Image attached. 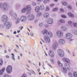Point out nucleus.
Instances as JSON below:
<instances>
[{
  "instance_id": "29",
  "label": "nucleus",
  "mask_w": 77,
  "mask_h": 77,
  "mask_svg": "<svg viewBox=\"0 0 77 77\" xmlns=\"http://www.w3.org/2000/svg\"><path fill=\"white\" fill-rule=\"evenodd\" d=\"M67 24L69 26H72V22L71 21H69L67 22Z\"/></svg>"
},
{
  "instance_id": "63",
  "label": "nucleus",
  "mask_w": 77,
  "mask_h": 77,
  "mask_svg": "<svg viewBox=\"0 0 77 77\" xmlns=\"http://www.w3.org/2000/svg\"><path fill=\"white\" fill-rule=\"evenodd\" d=\"M45 54L46 56H48V54H47L45 52Z\"/></svg>"
},
{
  "instance_id": "53",
  "label": "nucleus",
  "mask_w": 77,
  "mask_h": 77,
  "mask_svg": "<svg viewBox=\"0 0 77 77\" xmlns=\"http://www.w3.org/2000/svg\"><path fill=\"white\" fill-rule=\"evenodd\" d=\"M45 27L46 28H47V27H48V25H47V24H45Z\"/></svg>"
},
{
  "instance_id": "28",
  "label": "nucleus",
  "mask_w": 77,
  "mask_h": 77,
  "mask_svg": "<svg viewBox=\"0 0 77 77\" xmlns=\"http://www.w3.org/2000/svg\"><path fill=\"white\" fill-rule=\"evenodd\" d=\"M58 63L59 66L61 67V66H63V64H62V63L59 61H58Z\"/></svg>"
},
{
  "instance_id": "16",
  "label": "nucleus",
  "mask_w": 77,
  "mask_h": 77,
  "mask_svg": "<svg viewBox=\"0 0 77 77\" xmlns=\"http://www.w3.org/2000/svg\"><path fill=\"white\" fill-rule=\"evenodd\" d=\"M64 68L67 69L68 70H69L71 69L70 64L68 63H65L64 64Z\"/></svg>"
},
{
  "instance_id": "7",
  "label": "nucleus",
  "mask_w": 77,
  "mask_h": 77,
  "mask_svg": "<svg viewBox=\"0 0 77 77\" xmlns=\"http://www.w3.org/2000/svg\"><path fill=\"white\" fill-rule=\"evenodd\" d=\"M8 20V18L6 15H3L2 16L1 18V21L3 23H5V22H6Z\"/></svg>"
},
{
  "instance_id": "42",
  "label": "nucleus",
  "mask_w": 77,
  "mask_h": 77,
  "mask_svg": "<svg viewBox=\"0 0 77 77\" xmlns=\"http://www.w3.org/2000/svg\"><path fill=\"white\" fill-rule=\"evenodd\" d=\"M58 10V8H53L52 9V11L53 12H56V11H57Z\"/></svg>"
},
{
  "instance_id": "17",
  "label": "nucleus",
  "mask_w": 77,
  "mask_h": 77,
  "mask_svg": "<svg viewBox=\"0 0 77 77\" xmlns=\"http://www.w3.org/2000/svg\"><path fill=\"white\" fill-rule=\"evenodd\" d=\"M53 33H52V32H48L47 34L46 35H45V36H46V37L50 38H51L52 37H53Z\"/></svg>"
},
{
  "instance_id": "19",
  "label": "nucleus",
  "mask_w": 77,
  "mask_h": 77,
  "mask_svg": "<svg viewBox=\"0 0 77 77\" xmlns=\"http://www.w3.org/2000/svg\"><path fill=\"white\" fill-rule=\"evenodd\" d=\"M48 33V31H47V30L45 29H43V30L42 31V34L43 35H45V36H46Z\"/></svg>"
},
{
  "instance_id": "31",
  "label": "nucleus",
  "mask_w": 77,
  "mask_h": 77,
  "mask_svg": "<svg viewBox=\"0 0 77 77\" xmlns=\"http://www.w3.org/2000/svg\"><path fill=\"white\" fill-rule=\"evenodd\" d=\"M41 10H43L45 9V7H44V6L43 5H41L40 6V8Z\"/></svg>"
},
{
  "instance_id": "21",
  "label": "nucleus",
  "mask_w": 77,
  "mask_h": 77,
  "mask_svg": "<svg viewBox=\"0 0 77 77\" xmlns=\"http://www.w3.org/2000/svg\"><path fill=\"white\" fill-rule=\"evenodd\" d=\"M25 8H26L27 11H29L32 10L31 7L30 5H28Z\"/></svg>"
},
{
  "instance_id": "20",
  "label": "nucleus",
  "mask_w": 77,
  "mask_h": 77,
  "mask_svg": "<svg viewBox=\"0 0 77 77\" xmlns=\"http://www.w3.org/2000/svg\"><path fill=\"white\" fill-rule=\"evenodd\" d=\"M5 69V68L3 67L0 70V75H2L3 74Z\"/></svg>"
},
{
  "instance_id": "43",
  "label": "nucleus",
  "mask_w": 77,
  "mask_h": 77,
  "mask_svg": "<svg viewBox=\"0 0 77 77\" xmlns=\"http://www.w3.org/2000/svg\"><path fill=\"white\" fill-rule=\"evenodd\" d=\"M39 26L41 27L44 26V23L42 22L40 23L39 24Z\"/></svg>"
},
{
  "instance_id": "4",
  "label": "nucleus",
  "mask_w": 77,
  "mask_h": 77,
  "mask_svg": "<svg viewBox=\"0 0 77 77\" xmlns=\"http://www.w3.org/2000/svg\"><path fill=\"white\" fill-rule=\"evenodd\" d=\"M4 25L5 26L6 29H9L12 27V23L7 22L4 23Z\"/></svg>"
},
{
  "instance_id": "60",
  "label": "nucleus",
  "mask_w": 77,
  "mask_h": 77,
  "mask_svg": "<svg viewBox=\"0 0 77 77\" xmlns=\"http://www.w3.org/2000/svg\"><path fill=\"white\" fill-rule=\"evenodd\" d=\"M47 65H48V66H50V67H51V68H52V66H51V65L49 64L48 63H47Z\"/></svg>"
},
{
  "instance_id": "44",
  "label": "nucleus",
  "mask_w": 77,
  "mask_h": 77,
  "mask_svg": "<svg viewBox=\"0 0 77 77\" xmlns=\"http://www.w3.org/2000/svg\"><path fill=\"white\" fill-rule=\"evenodd\" d=\"M67 8L69 10H71V9H72V6L71 5H68L67 6Z\"/></svg>"
},
{
  "instance_id": "52",
  "label": "nucleus",
  "mask_w": 77,
  "mask_h": 77,
  "mask_svg": "<svg viewBox=\"0 0 77 77\" xmlns=\"http://www.w3.org/2000/svg\"><path fill=\"white\" fill-rule=\"evenodd\" d=\"M50 61L52 63H54V60L53 59H50Z\"/></svg>"
},
{
  "instance_id": "34",
  "label": "nucleus",
  "mask_w": 77,
  "mask_h": 77,
  "mask_svg": "<svg viewBox=\"0 0 77 77\" xmlns=\"http://www.w3.org/2000/svg\"><path fill=\"white\" fill-rule=\"evenodd\" d=\"M72 32L73 33L74 35H77V31L75 30H72Z\"/></svg>"
},
{
  "instance_id": "39",
  "label": "nucleus",
  "mask_w": 77,
  "mask_h": 77,
  "mask_svg": "<svg viewBox=\"0 0 77 77\" xmlns=\"http://www.w3.org/2000/svg\"><path fill=\"white\" fill-rule=\"evenodd\" d=\"M45 11H50V8L48 6H46L45 8Z\"/></svg>"
},
{
  "instance_id": "22",
  "label": "nucleus",
  "mask_w": 77,
  "mask_h": 77,
  "mask_svg": "<svg viewBox=\"0 0 77 77\" xmlns=\"http://www.w3.org/2000/svg\"><path fill=\"white\" fill-rule=\"evenodd\" d=\"M67 69H68L65 68V67H63L62 69V71L63 73L64 74H66V73H67Z\"/></svg>"
},
{
  "instance_id": "5",
  "label": "nucleus",
  "mask_w": 77,
  "mask_h": 77,
  "mask_svg": "<svg viewBox=\"0 0 77 77\" xmlns=\"http://www.w3.org/2000/svg\"><path fill=\"white\" fill-rule=\"evenodd\" d=\"M58 55L60 57H63L65 55V53L64 51L60 49H58L57 50Z\"/></svg>"
},
{
  "instance_id": "35",
  "label": "nucleus",
  "mask_w": 77,
  "mask_h": 77,
  "mask_svg": "<svg viewBox=\"0 0 77 77\" xmlns=\"http://www.w3.org/2000/svg\"><path fill=\"white\" fill-rule=\"evenodd\" d=\"M68 75L69 77H73L72 73L71 72H69L68 73Z\"/></svg>"
},
{
  "instance_id": "59",
  "label": "nucleus",
  "mask_w": 77,
  "mask_h": 77,
  "mask_svg": "<svg viewBox=\"0 0 77 77\" xmlns=\"http://www.w3.org/2000/svg\"><path fill=\"white\" fill-rule=\"evenodd\" d=\"M54 6V4H52L50 5L51 7H53Z\"/></svg>"
},
{
  "instance_id": "51",
  "label": "nucleus",
  "mask_w": 77,
  "mask_h": 77,
  "mask_svg": "<svg viewBox=\"0 0 77 77\" xmlns=\"http://www.w3.org/2000/svg\"><path fill=\"white\" fill-rule=\"evenodd\" d=\"M61 17H62V18H66V17L65 15H61Z\"/></svg>"
},
{
  "instance_id": "36",
  "label": "nucleus",
  "mask_w": 77,
  "mask_h": 77,
  "mask_svg": "<svg viewBox=\"0 0 77 77\" xmlns=\"http://www.w3.org/2000/svg\"><path fill=\"white\" fill-rule=\"evenodd\" d=\"M73 75L74 77H77V72H74L73 73Z\"/></svg>"
},
{
  "instance_id": "40",
  "label": "nucleus",
  "mask_w": 77,
  "mask_h": 77,
  "mask_svg": "<svg viewBox=\"0 0 77 77\" xmlns=\"http://www.w3.org/2000/svg\"><path fill=\"white\" fill-rule=\"evenodd\" d=\"M13 18L14 19H16L17 18V13H14Z\"/></svg>"
},
{
  "instance_id": "41",
  "label": "nucleus",
  "mask_w": 77,
  "mask_h": 77,
  "mask_svg": "<svg viewBox=\"0 0 77 77\" xmlns=\"http://www.w3.org/2000/svg\"><path fill=\"white\" fill-rule=\"evenodd\" d=\"M31 5L33 6H35L36 5V3L35 2H32V3Z\"/></svg>"
},
{
  "instance_id": "61",
  "label": "nucleus",
  "mask_w": 77,
  "mask_h": 77,
  "mask_svg": "<svg viewBox=\"0 0 77 77\" xmlns=\"http://www.w3.org/2000/svg\"><path fill=\"white\" fill-rule=\"evenodd\" d=\"M5 57L6 58H9V56L8 55H6L5 56Z\"/></svg>"
},
{
  "instance_id": "64",
  "label": "nucleus",
  "mask_w": 77,
  "mask_h": 77,
  "mask_svg": "<svg viewBox=\"0 0 77 77\" xmlns=\"http://www.w3.org/2000/svg\"><path fill=\"white\" fill-rule=\"evenodd\" d=\"M17 33V31H15L14 33H13V34H14L15 35V34H16Z\"/></svg>"
},
{
  "instance_id": "32",
  "label": "nucleus",
  "mask_w": 77,
  "mask_h": 77,
  "mask_svg": "<svg viewBox=\"0 0 77 77\" xmlns=\"http://www.w3.org/2000/svg\"><path fill=\"white\" fill-rule=\"evenodd\" d=\"M62 5L64 6H66V5H67V4H68V3H67L66 2H65L63 1L62 2Z\"/></svg>"
},
{
  "instance_id": "12",
  "label": "nucleus",
  "mask_w": 77,
  "mask_h": 77,
  "mask_svg": "<svg viewBox=\"0 0 77 77\" xmlns=\"http://www.w3.org/2000/svg\"><path fill=\"white\" fill-rule=\"evenodd\" d=\"M48 55L51 57H54V53L53 51L50 50L49 51Z\"/></svg>"
},
{
  "instance_id": "33",
  "label": "nucleus",
  "mask_w": 77,
  "mask_h": 77,
  "mask_svg": "<svg viewBox=\"0 0 77 77\" xmlns=\"http://www.w3.org/2000/svg\"><path fill=\"white\" fill-rule=\"evenodd\" d=\"M11 55L12 56L11 57V59L14 60V61H15V55H14V54H11Z\"/></svg>"
},
{
  "instance_id": "62",
  "label": "nucleus",
  "mask_w": 77,
  "mask_h": 77,
  "mask_svg": "<svg viewBox=\"0 0 77 77\" xmlns=\"http://www.w3.org/2000/svg\"><path fill=\"white\" fill-rule=\"evenodd\" d=\"M37 71L38 72H39L40 71V69H39V68H38L37 69Z\"/></svg>"
},
{
  "instance_id": "2",
  "label": "nucleus",
  "mask_w": 77,
  "mask_h": 77,
  "mask_svg": "<svg viewBox=\"0 0 77 77\" xmlns=\"http://www.w3.org/2000/svg\"><path fill=\"white\" fill-rule=\"evenodd\" d=\"M72 37V35L71 33H68L66 34L65 38L67 39L70 40V41H73L74 39H71Z\"/></svg>"
},
{
  "instance_id": "55",
  "label": "nucleus",
  "mask_w": 77,
  "mask_h": 77,
  "mask_svg": "<svg viewBox=\"0 0 77 77\" xmlns=\"http://www.w3.org/2000/svg\"><path fill=\"white\" fill-rule=\"evenodd\" d=\"M43 3L44 4H46V3H47V1L45 0L43 1Z\"/></svg>"
},
{
  "instance_id": "50",
  "label": "nucleus",
  "mask_w": 77,
  "mask_h": 77,
  "mask_svg": "<svg viewBox=\"0 0 77 77\" xmlns=\"http://www.w3.org/2000/svg\"><path fill=\"white\" fill-rule=\"evenodd\" d=\"M4 77H12V76L6 74L4 76Z\"/></svg>"
},
{
  "instance_id": "37",
  "label": "nucleus",
  "mask_w": 77,
  "mask_h": 77,
  "mask_svg": "<svg viewBox=\"0 0 77 77\" xmlns=\"http://www.w3.org/2000/svg\"><path fill=\"white\" fill-rule=\"evenodd\" d=\"M67 59V58H66V57H64L62 59V60L63 61V62H66H66Z\"/></svg>"
},
{
  "instance_id": "38",
  "label": "nucleus",
  "mask_w": 77,
  "mask_h": 77,
  "mask_svg": "<svg viewBox=\"0 0 77 77\" xmlns=\"http://www.w3.org/2000/svg\"><path fill=\"white\" fill-rule=\"evenodd\" d=\"M3 63V60L2 59H0V66H2Z\"/></svg>"
},
{
  "instance_id": "6",
  "label": "nucleus",
  "mask_w": 77,
  "mask_h": 77,
  "mask_svg": "<svg viewBox=\"0 0 77 77\" xmlns=\"http://www.w3.org/2000/svg\"><path fill=\"white\" fill-rule=\"evenodd\" d=\"M6 71L8 73L10 74L12 71V66H8L6 68Z\"/></svg>"
},
{
  "instance_id": "27",
  "label": "nucleus",
  "mask_w": 77,
  "mask_h": 77,
  "mask_svg": "<svg viewBox=\"0 0 77 77\" xmlns=\"http://www.w3.org/2000/svg\"><path fill=\"white\" fill-rule=\"evenodd\" d=\"M59 21L61 23H65V20L63 19H60L59 20Z\"/></svg>"
},
{
  "instance_id": "1",
  "label": "nucleus",
  "mask_w": 77,
  "mask_h": 77,
  "mask_svg": "<svg viewBox=\"0 0 77 77\" xmlns=\"http://www.w3.org/2000/svg\"><path fill=\"white\" fill-rule=\"evenodd\" d=\"M0 8L1 9L3 8L4 10L8 11L9 9V5L7 3L5 2L4 3H0Z\"/></svg>"
},
{
  "instance_id": "8",
  "label": "nucleus",
  "mask_w": 77,
  "mask_h": 77,
  "mask_svg": "<svg viewBox=\"0 0 77 77\" xmlns=\"http://www.w3.org/2000/svg\"><path fill=\"white\" fill-rule=\"evenodd\" d=\"M46 22L49 24H52L54 22L53 19L51 18H48L46 20Z\"/></svg>"
},
{
  "instance_id": "56",
  "label": "nucleus",
  "mask_w": 77,
  "mask_h": 77,
  "mask_svg": "<svg viewBox=\"0 0 77 77\" xmlns=\"http://www.w3.org/2000/svg\"><path fill=\"white\" fill-rule=\"evenodd\" d=\"M43 0H37V2H43Z\"/></svg>"
},
{
  "instance_id": "15",
  "label": "nucleus",
  "mask_w": 77,
  "mask_h": 77,
  "mask_svg": "<svg viewBox=\"0 0 77 77\" xmlns=\"http://www.w3.org/2000/svg\"><path fill=\"white\" fill-rule=\"evenodd\" d=\"M60 29L61 30L63 31V32H67L68 31V28L64 25L62 26L61 27Z\"/></svg>"
},
{
  "instance_id": "45",
  "label": "nucleus",
  "mask_w": 77,
  "mask_h": 77,
  "mask_svg": "<svg viewBox=\"0 0 77 77\" xmlns=\"http://www.w3.org/2000/svg\"><path fill=\"white\" fill-rule=\"evenodd\" d=\"M14 13V11L13 10H11L10 11V12L9 13V15H11V16H12V14Z\"/></svg>"
},
{
  "instance_id": "58",
  "label": "nucleus",
  "mask_w": 77,
  "mask_h": 77,
  "mask_svg": "<svg viewBox=\"0 0 77 77\" xmlns=\"http://www.w3.org/2000/svg\"><path fill=\"white\" fill-rule=\"evenodd\" d=\"M30 35H31V36H33V33H32V32H31L30 33Z\"/></svg>"
},
{
  "instance_id": "11",
  "label": "nucleus",
  "mask_w": 77,
  "mask_h": 77,
  "mask_svg": "<svg viewBox=\"0 0 77 77\" xmlns=\"http://www.w3.org/2000/svg\"><path fill=\"white\" fill-rule=\"evenodd\" d=\"M44 40L47 44H48L51 42V39H50V38L48 37H47L46 36H44Z\"/></svg>"
},
{
  "instance_id": "57",
  "label": "nucleus",
  "mask_w": 77,
  "mask_h": 77,
  "mask_svg": "<svg viewBox=\"0 0 77 77\" xmlns=\"http://www.w3.org/2000/svg\"><path fill=\"white\" fill-rule=\"evenodd\" d=\"M60 11L61 12H63L64 11V10L63 8H61L60 9Z\"/></svg>"
},
{
  "instance_id": "13",
  "label": "nucleus",
  "mask_w": 77,
  "mask_h": 77,
  "mask_svg": "<svg viewBox=\"0 0 77 77\" xmlns=\"http://www.w3.org/2000/svg\"><path fill=\"white\" fill-rule=\"evenodd\" d=\"M58 43L60 45H63L65 44V40L63 39L60 38L58 41Z\"/></svg>"
},
{
  "instance_id": "18",
  "label": "nucleus",
  "mask_w": 77,
  "mask_h": 77,
  "mask_svg": "<svg viewBox=\"0 0 77 77\" xmlns=\"http://www.w3.org/2000/svg\"><path fill=\"white\" fill-rule=\"evenodd\" d=\"M50 16V14L48 12H46L43 14V17L44 18H48Z\"/></svg>"
},
{
  "instance_id": "48",
  "label": "nucleus",
  "mask_w": 77,
  "mask_h": 77,
  "mask_svg": "<svg viewBox=\"0 0 77 77\" xmlns=\"http://www.w3.org/2000/svg\"><path fill=\"white\" fill-rule=\"evenodd\" d=\"M0 28L1 29H4L5 26H3V25L1 24L0 25Z\"/></svg>"
},
{
  "instance_id": "9",
  "label": "nucleus",
  "mask_w": 77,
  "mask_h": 77,
  "mask_svg": "<svg viewBox=\"0 0 77 77\" xmlns=\"http://www.w3.org/2000/svg\"><path fill=\"white\" fill-rule=\"evenodd\" d=\"M59 46V44L56 42H54L52 45V48L54 50H55L56 48L58 47Z\"/></svg>"
},
{
  "instance_id": "24",
  "label": "nucleus",
  "mask_w": 77,
  "mask_h": 77,
  "mask_svg": "<svg viewBox=\"0 0 77 77\" xmlns=\"http://www.w3.org/2000/svg\"><path fill=\"white\" fill-rule=\"evenodd\" d=\"M42 15V13L41 12H38L36 14V17H39Z\"/></svg>"
},
{
  "instance_id": "47",
  "label": "nucleus",
  "mask_w": 77,
  "mask_h": 77,
  "mask_svg": "<svg viewBox=\"0 0 77 77\" xmlns=\"http://www.w3.org/2000/svg\"><path fill=\"white\" fill-rule=\"evenodd\" d=\"M73 26L75 27H77V23H73Z\"/></svg>"
},
{
  "instance_id": "3",
  "label": "nucleus",
  "mask_w": 77,
  "mask_h": 77,
  "mask_svg": "<svg viewBox=\"0 0 77 77\" xmlns=\"http://www.w3.org/2000/svg\"><path fill=\"white\" fill-rule=\"evenodd\" d=\"M56 34L58 38H63V33L62 31L60 30L57 31L56 32Z\"/></svg>"
},
{
  "instance_id": "10",
  "label": "nucleus",
  "mask_w": 77,
  "mask_h": 77,
  "mask_svg": "<svg viewBox=\"0 0 77 77\" xmlns=\"http://www.w3.org/2000/svg\"><path fill=\"white\" fill-rule=\"evenodd\" d=\"M27 16H22L20 17V20L22 23H25L27 21Z\"/></svg>"
},
{
  "instance_id": "26",
  "label": "nucleus",
  "mask_w": 77,
  "mask_h": 77,
  "mask_svg": "<svg viewBox=\"0 0 77 77\" xmlns=\"http://www.w3.org/2000/svg\"><path fill=\"white\" fill-rule=\"evenodd\" d=\"M26 11H27V9H26V7H25L22 8L21 12L22 13H25Z\"/></svg>"
},
{
  "instance_id": "23",
  "label": "nucleus",
  "mask_w": 77,
  "mask_h": 77,
  "mask_svg": "<svg viewBox=\"0 0 77 77\" xmlns=\"http://www.w3.org/2000/svg\"><path fill=\"white\" fill-rule=\"evenodd\" d=\"M68 15L69 17H71V18H74V14L71 12L68 13Z\"/></svg>"
},
{
  "instance_id": "46",
  "label": "nucleus",
  "mask_w": 77,
  "mask_h": 77,
  "mask_svg": "<svg viewBox=\"0 0 77 77\" xmlns=\"http://www.w3.org/2000/svg\"><path fill=\"white\" fill-rule=\"evenodd\" d=\"M70 62H71V60H70V59L67 58V60L66 61V63H70Z\"/></svg>"
},
{
  "instance_id": "54",
  "label": "nucleus",
  "mask_w": 77,
  "mask_h": 77,
  "mask_svg": "<svg viewBox=\"0 0 77 77\" xmlns=\"http://www.w3.org/2000/svg\"><path fill=\"white\" fill-rule=\"evenodd\" d=\"M31 12V11H28L26 12V14L27 15H28V14H29Z\"/></svg>"
},
{
  "instance_id": "49",
  "label": "nucleus",
  "mask_w": 77,
  "mask_h": 77,
  "mask_svg": "<svg viewBox=\"0 0 77 77\" xmlns=\"http://www.w3.org/2000/svg\"><path fill=\"white\" fill-rule=\"evenodd\" d=\"M42 42H44V43H45V42H44V40H42V39H41V40H40V43L42 45Z\"/></svg>"
},
{
  "instance_id": "25",
  "label": "nucleus",
  "mask_w": 77,
  "mask_h": 77,
  "mask_svg": "<svg viewBox=\"0 0 77 77\" xmlns=\"http://www.w3.org/2000/svg\"><path fill=\"white\" fill-rule=\"evenodd\" d=\"M39 10H40V7L38 6L35 7V11L36 12H38Z\"/></svg>"
},
{
  "instance_id": "14",
  "label": "nucleus",
  "mask_w": 77,
  "mask_h": 77,
  "mask_svg": "<svg viewBox=\"0 0 77 77\" xmlns=\"http://www.w3.org/2000/svg\"><path fill=\"white\" fill-rule=\"evenodd\" d=\"M35 18V16L32 14H30L28 17V20L29 21H32Z\"/></svg>"
},
{
  "instance_id": "30",
  "label": "nucleus",
  "mask_w": 77,
  "mask_h": 77,
  "mask_svg": "<svg viewBox=\"0 0 77 77\" xmlns=\"http://www.w3.org/2000/svg\"><path fill=\"white\" fill-rule=\"evenodd\" d=\"M20 18H17V19L16 21L15 22L16 24H18V23H20Z\"/></svg>"
}]
</instances>
